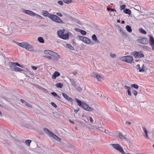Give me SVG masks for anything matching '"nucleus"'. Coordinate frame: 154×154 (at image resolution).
Here are the masks:
<instances>
[{
  "label": "nucleus",
  "mask_w": 154,
  "mask_h": 154,
  "mask_svg": "<svg viewBox=\"0 0 154 154\" xmlns=\"http://www.w3.org/2000/svg\"><path fill=\"white\" fill-rule=\"evenodd\" d=\"M74 100L76 101L78 106L82 107L85 110L89 111H92L94 110L93 108L89 106L86 103L81 102L76 98H74Z\"/></svg>",
  "instance_id": "nucleus-1"
},
{
  "label": "nucleus",
  "mask_w": 154,
  "mask_h": 154,
  "mask_svg": "<svg viewBox=\"0 0 154 154\" xmlns=\"http://www.w3.org/2000/svg\"><path fill=\"white\" fill-rule=\"evenodd\" d=\"M44 132L46 134L48 135L50 137H52L56 140L60 142L61 140V139L58 137L56 135L54 134L51 131L46 128H45L43 129Z\"/></svg>",
  "instance_id": "nucleus-2"
},
{
  "label": "nucleus",
  "mask_w": 154,
  "mask_h": 154,
  "mask_svg": "<svg viewBox=\"0 0 154 154\" xmlns=\"http://www.w3.org/2000/svg\"><path fill=\"white\" fill-rule=\"evenodd\" d=\"M64 29L60 30L57 31V34L60 38L66 40L69 38V32L65 33L64 34Z\"/></svg>",
  "instance_id": "nucleus-3"
},
{
  "label": "nucleus",
  "mask_w": 154,
  "mask_h": 154,
  "mask_svg": "<svg viewBox=\"0 0 154 154\" xmlns=\"http://www.w3.org/2000/svg\"><path fill=\"white\" fill-rule=\"evenodd\" d=\"M49 18L53 21L60 23H63V22L60 19L59 17L55 14H51V15L49 16Z\"/></svg>",
  "instance_id": "nucleus-4"
},
{
  "label": "nucleus",
  "mask_w": 154,
  "mask_h": 154,
  "mask_svg": "<svg viewBox=\"0 0 154 154\" xmlns=\"http://www.w3.org/2000/svg\"><path fill=\"white\" fill-rule=\"evenodd\" d=\"M120 59L128 63H131L133 61V58L131 56H126L121 57Z\"/></svg>",
  "instance_id": "nucleus-5"
},
{
  "label": "nucleus",
  "mask_w": 154,
  "mask_h": 154,
  "mask_svg": "<svg viewBox=\"0 0 154 154\" xmlns=\"http://www.w3.org/2000/svg\"><path fill=\"white\" fill-rule=\"evenodd\" d=\"M131 54L135 58H141L144 57V55L143 52L140 51L137 52V51H134L131 53Z\"/></svg>",
  "instance_id": "nucleus-6"
},
{
  "label": "nucleus",
  "mask_w": 154,
  "mask_h": 154,
  "mask_svg": "<svg viewBox=\"0 0 154 154\" xmlns=\"http://www.w3.org/2000/svg\"><path fill=\"white\" fill-rule=\"evenodd\" d=\"M112 146L116 150L121 152L123 154H125V152L122 148L118 144H111Z\"/></svg>",
  "instance_id": "nucleus-7"
},
{
  "label": "nucleus",
  "mask_w": 154,
  "mask_h": 154,
  "mask_svg": "<svg viewBox=\"0 0 154 154\" xmlns=\"http://www.w3.org/2000/svg\"><path fill=\"white\" fill-rule=\"evenodd\" d=\"M9 66L10 67L11 69L13 71H14L15 69L17 67L16 66L20 67H22V66L18 63L9 62Z\"/></svg>",
  "instance_id": "nucleus-8"
},
{
  "label": "nucleus",
  "mask_w": 154,
  "mask_h": 154,
  "mask_svg": "<svg viewBox=\"0 0 154 154\" xmlns=\"http://www.w3.org/2000/svg\"><path fill=\"white\" fill-rule=\"evenodd\" d=\"M92 76L93 77L97 79L99 81H101L103 79V77L102 76L97 73H92Z\"/></svg>",
  "instance_id": "nucleus-9"
},
{
  "label": "nucleus",
  "mask_w": 154,
  "mask_h": 154,
  "mask_svg": "<svg viewBox=\"0 0 154 154\" xmlns=\"http://www.w3.org/2000/svg\"><path fill=\"white\" fill-rule=\"evenodd\" d=\"M13 42L17 45L18 46L24 48H25L28 43L25 42H23L21 43H20L15 41H13Z\"/></svg>",
  "instance_id": "nucleus-10"
},
{
  "label": "nucleus",
  "mask_w": 154,
  "mask_h": 154,
  "mask_svg": "<svg viewBox=\"0 0 154 154\" xmlns=\"http://www.w3.org/2000/svg\"><path fill=\"white\" fill-rule=\"evenodd\" d=\"M25 48L28 51H34V49L33 47L28 43H27Z\"/></svg>",
  "instance_id": "nucleus-11"
},
{
  "label": "nucleus",
  "mask_w": 154,
  "mask_h": 154,
  "mask_svg": "<svg viewBox=\"0 0 154 154\" xmlns=\"http://www.w3.org/2000/svg\"><path fill=\"white\" fill-rule=\"evenodd\" d=\"M23 12L24 13L28 14L31 16H34V15H35V13L29 10L23 9Z\"/></svg>",
  "instance_id": "nucleus-12"
},
{
  "label": "nucleus",
  "mask_w": 154,
  "mask_h": 154,
  "mask_svg": "<svg viewBox=\"0 0 154 154\" xmlns=\"http://www.w3.org/2000/svg\"><path fill=\"white\" fill-rule=\"evenodd\" d=\"M142 128L145 133V134H143V136L145 137L146 138L149 139V138L148 135V131L147 129L145 126L142 127Z\"/></svg>",
  "instance_id": "nucleus-13"
},
{
  "label": "nucleus",
  "mask_w": 154,
  "mask_h": 154,
  "mask_svg": "<svg viewBox=\"0 0 154 154\" xmlns=\"http://www.w3.org/2000/svg\"><path fill=\"white\" fill-rule=\"evenodd\" d=\"M136 68L137 69L139 70V72H144L145 71V66L144 64L143 65L141 69L140 67V65L139 64H138L136 66Z\"/></svg>",
  "instance_id": "nucleus-14"
},
{
  "label": "nucleus",
  "mask_w": 154,
  "mask_h": 154,
  "mask_svg": "<svg viewBox=\"0 0 154 154\" xmlns=\"http://www.w3.org/2000/svg\"><path fill=\"white\" fill-rule=\"evenodd\" d=\"M146 38H140L137 40V42L138 43L143 44H146Z\"/></svg>",
  "instance_id": "nucleus-15"
},
{
  "label": "nucleus",
  "mask_w": 154,
  "mask_h": 154,
  "mask_svg": "<svg viewBox=\"0 0 154 154\" xmlns=\"http://www.w3.org/2000/svg\"><path fill=\"white\" fill-rule=\"evenodd\" d=\"M149 43L150 45H154V38L152 35H149Z\"/></svg>",
  "instance_id": "nucleus-16"
},
{
  "label": "nucleus",
  "mask_w": 154,
  "mask_h": 154,
  "mask_svg": "<svg viewBox=\"0 0 154 154\" xmlns=\"http://www.w3.org/2000/svg\"><path fill=\"white\" fill-rule=\"evenodd\" d=\"M60 73L56 71L53 74L52 78L53 79H55L57 78V77L60 76Z\"/></svg>",
  "instance_id": "nucleus-17"
},
{
  "label": "nucleus",
  "mask_w": 154,
  "mask_h": 154,
  "mask_svg": "<svg viewBox=\"0 0 154 154\" xmlns=\"http://www.w3.org/2000/svg\"><path fill=\"white\" fill-rule=\"evenodd\" d=\"M42 14L45 17H48L49 18V16L51 15V14L49 13L48 11H42Z\"/></svg>",
  "instance_id": "nucleus-18"
},
{
  "label": "nucleus",
  "mask_w": 154,
  "mask_h": 154,
  "mask_svg": "<svg viewBox=\"0 0 154 154\" xmlns=\"http://www.w3.org/2000/svg\"><path fill=\"white\" fill-rule=\"evenodd\" d=\"M51 56L54 57L57 59H58L60 58V57L59 54L54 51L53 52Z\"/></svg>",
  "instance_id": "nucleus-19"
},
{
  "label": "nucleus",
  "mask_w": 154,
  "mask_h": 154,
  "mask_svg": "<svg viewBox=\"0 0 154 154\" xmlns=\"http://www.w3.org/2000/svg\"><path fill=\"white\" fill-rule=\"evenodd\" d=\"M53 51L50 50H45L44 51V53L46 54H49L51 56Z\"/></svg>",
  "instance_id": "nucleus-20"
},
{
  "label": "nucleus",
  "mask_w": 154,
  "mask_h": 154,
  "mask_svg": "<svg viewBox=\"0 0 154 154\" xmlns=\"http://www.w3.org/2000/svg\"><path fill=\"white\" fill-rule=\"evenodd\" d=\"M69 80L72 85L73 86L76 87V84L74 80L72 79H69Z\"/></svg>",
  "instance_id": "nucleus-21"
},
{
  "label": "nucleus",
  "mask_w": 154,
  "mask_h": 154,
  "mask_svg": "<svg viewBox=\"0 0 154 154\" xmlns=\"http://www.w3.org/2000/svg\"><path fill=\"white\" fill-rule=\"evenodd\" d=\"M61 94L67 100L69 101L70 99H71V98L69 97L66 94L63 93H62Z\"/></svg>",
  "instance_id": "nucleus-22"
},
{
  "label": "nucleus",
  "mask_w": 154,
  "mask_h": 154,
  "mask_svg": "<svg viewBox=\"0 0 154 154\" xmlns=\"http://www.w3.org/2000/svg\"><path fill=\"white\" fill-rule=\"evenodd\" d=\"M83 42L85 43L88 44L90 43L91 40L88 38L85 37V39H84V40Z\"/></svg>",
  "instance_id": "nucleus-23"
},
{
  "label": "nucleus",
  "mask_w": 154,
  "mask_h": 154,
  "mask_svg": "<svg viewBox=\"0 0 154 154\" xmlns=\"http://www.w3.org/2000/svg\"><path fill=\"white\" fill-rule=\"evenodd\" d=\"M119 138L121 139H126L124 135H123L121 133L119 132Z\"/></svg>",
  "instance_id": "nucleus-24"
},
{
  "label": "nucleus",
  "mask_w": 154,
  "mask_h": 154,
  "mask_svg": "<svg viewBox=\"0 0 154 154\" xmlns=\"http://www.w3.org/2000/svg\"><path fill=\"white\" fill-rule=\"evenodd\" d=\"M56 86L57 88H61L63 86V85L62 83L60 82L56 84L55 85Z\"/></svg>",
  "instance_id": "nucleus-25"
},
{
  "label": "nucleus",
  "mask_w": 154,
  "mask_h": 154,
  "mask_svg": "<svg viewBox=\"0 0 154 154\" xmlns=\"http://www.w3.org/2000/svg\"><path fill=\"white\" fill-rule=\"evenodd\" d=\"M139 31L140 33L144 34H146L147 33L146 31L142 28H140L139 29Z\"/></svg>",
  "instance_id": "nucleus-26"
},
{
  "label": "nucleus",
  "mask_w": 154,
  "mask_h": 154,
  "mask_svg": "<svg viewBox=\"0 0 154 154\" xmlns=\"http://www.w3.org/2000/svg\"><path fill=\"white\" fill-rule=\"evenodd\" d=\"M126 28L127 30L129 32H132V29L131 27L129 25H127L126 26Z\"/></svg>",
  "instance_id": "nucleus-27"
},
{
  "label": "nucleus",
  "mask_w": 154,
  "mask_h": 154,
  "mask_svg": "<svg viewBox=\"0 0 154 154\" xmlns=\"http://www.w3.org/2000/svg\"><path fill=\"white\" fill-rule=\"evenodd\" d=\"M38 40L39 42L42 43H44V39L41 37H39L38 38Z\"/></svg>",
  "instance_id": "nucleus-28"
},
{
  "label": "nucleus",
  "mask_w": 154,
  "mask_h": 154,
  "mask_svg": "<svg viewBox=\"0 0 154 154\" xmlns=\"http://www.w3.org/2000/svg\"><path fill=\"white\" fill-rule=\"evenodd\" d=\"M124 12L126 14H131V11L129 9H126L124 10Z\"/></svg>",
  "instance_id": "nucleus-29"
},
{
  "label": "nucleus",
  "mask_w": 154,
  "mask_h": 154,
  "mask_svg": "<svg viewBox=\"0 0 154 154\" xmlns=\"http://www.w3.org/2000/svg\"><path fill=\"white\" fill-rule=\"evenodd\" d=\"M98 129L100 131L103 132H105V133H107V132H106V129L104 128L99 127Z\"/></svg>",
  "instance_id": "nucleus-30"
},
{
  "label": "nucleus",
  "mask_w": 154,
  "mask_h": 154,
  "mask_svg": "<svg viewBox=\"0 0 154 154\" xmlns=\"http://www.w3.org/2000/svg\"><path fill=\"white\" fill-rule=\"evenodd\" d=\"M92 38L93 40L94 41L97 42L98 40L96 37V35L95 34L93 35L92 36Z\"/></svg>",
  "instance_id": "nucleus-31"
},
{
  "label": "nucleus",
  "mask_w": 154,
  "mask_h": 154,
  "mask_svg": "<svg viewBox=\"0 0 154 154\" xmlns=\"http://www.w3.org/2000/svg\"><path fill=\"white\" fill-rule=\"evenodd\" d=\"M85 37H83L81 36H77L79 40H81L83 42L84 39H85Z\"/></svg>",
  "instance_id": "nucleus-32"
},
{
  "label": "nucleus",
  "mask_w": 154,
  "mask_h": 154,
  "mask_svg": "<svg viewBox=\"0 0 154 154\" xmlns=\"http://www.w3.org/2000/svg\"><path fill=\"white\" fill-rule=\"evenodd\" d=\"M120 33L123 35V36L126 37V34L125 32L121 29H120Z\"/></svg>",
  "instance_id": "nucleus-33"
},
{
  "label": "nucleus",
  "mask_w": 154,
  "mask_h": 154,
  "mask_svg": "<svg viewBox=\"0 0 154 154\" xmlns=\"http://www.w3.org/2000/svg\"><path fill=\"white\" fill-rule=\"evenodd\" d=\"M131 88H134L136 89H138L139 88L138 86L136 84L131 85Z\"/></svg>",
  "instance_id": "nucleus-34"
},
{
  "label": "nucleus",
  "mask_w": 154,
  "mask_h": 154,
  "mask_svg": "<svg viewBox=\"0 0 154 154\" xmlns=\"http://www.w3.org/2000/svg\"><path fill=\"white\" fill-rule=\"evenodd\" d=\"M66 48L69 49L70 50H73V47L70 44H66Z\"/></svg>",
  "instance_id": "nucleus-35"
},
{
  "label": "nucleus",
  "mask_w": 154,
  "mask_h": 154,
  "mask_svg": "<svg viewBox=\"0 0 154 154\" xmlns=\"http://www.w3.org/2000/svg\"><path fill=\"white\" fill-rule=\"evenodd\" d=\"M31 142V140H27L25 141L26 144L28 146H30V144Z\"/></svg>",
  "instance_id": "nucleus-36"
},
{
  "label": "nucleus",
  "mask_w": 154,
  "mask_h": 154,
  "mask_svg": "<svg viewBox=\"0 0 154 154\" xmlns=\"http://www.w3.org/2000/svg\"><path fill=\"white\" fill-rule=\"evenodd\" d=\"M23 70L21 69H20L18 67H16V68L15 69V70H14V71H15L16 72H17V71L21 72Z\"/></svg>",
  "instance_id": "nucleus-37"
},
{
  "label": "nucleus",
  "mask_w": 154,
  "mask_h": 154,
  "mask_svg": "<svg viewBox=\"0 0 154 154\" xmlns=\"http://www.w3.org/2000/svg\"><path fill=\"white\" fill-rule=\"evenodd\" d=\"M25 106H26L28 107L31 108H32V105L29 103L26 102V103H25Z\"/></svg>",
  "instance_id": "nucleus-38"
},
{
  "label": "nucleus",
  "mask_w": 154,
  "mask_h": 154,
  "mask_svg": "<svg viewBox=\"0 0 154 154\" xmlns=\"http://www.w3.org/2000/svg\"><path fill=\"white\" fill-rule=\"evenodd\" d=\"M72 1V0H63V2L67 4L71 3Z\"/></svg>",
  "instance_id": "nucleus-39"
},
{
  "label": "nucleus",
  "mask_w": 154,
  "mask_h": 154,
  "mask_svg": "<svg viewBox=\"0 0 154 154\" xmlns=\"http://www.w3.org/2000/svg\"><path fill=\"white\" fill-rule=\"evenodd\" d=\"M80 33L83 35H85L86 34V32L85 31L82 30H81Z\"/></svg>",
  "instance_id": "nucleus-40"
},
{
  "label": "nucleus",
  "mask_w": 154,
  "mask_h": 154,
  "mask_svg": "<svg viewBox=\"0 0 154 154\" xmlns=\"http://www.w3.org/2000/svg\"><path fill=\"white\" fill-rule=\"evenodd\" d=\"M44 57L47 58L49 60H51L52 58L50 56H48V55H45L44 56Z\"/></svg>",
  "instance_id": "nucleus-41"
},
{
  "label": "nucleus",
  "mask_w": 154,
  "mask_h": 154,
  "mask_svg": "<svg viewBox=\"0 0 154 154\" xmlns=\"http://www.w3.org/2000/svg\"><path fill=\"white\" fill-rule=\"evenodd\" d=\"M72 20H73L76 23H77L78 24H80V22L79 21V20H78L75 19V18H73V19H72Z\"/></svg>",
  "instance_id": "nucleus-42"
},
{
  "label": "nucleus",
  "mask_w": 154,
  "mask_h": 154,
  "mask_svg": "<svg viewBox=\"0 0 154 154\" xmlns=\"http://www.w3.org/2000/svg\"><path fill=\"white\" fill-rule=\"evenodd\" d=\"M125 7V5H122L120 6V9L121 10L124 9Z\"/></svg>",
  "instance_id": "nucleus-43"
},
{
  "label": "nucleus",
  "mask_w": 154,
  "mask_h": 154,
  "mask_svg": "<svg viewBox=\"0 0 154 154\" xmlns=\"http://www.w3.org/2000/svg\"><path fill=\"white\" fill-rule=\"evenodd\" d=\"M110 56L112 58H114L116 56V55L114 54H112V53H110Z\"/></svg>",
  "instance_id": "nucleus-44"
},
{
  "label": "nucleus",
  "mask_w": 154,
  "mask_h": 154,
  "mask_svg": "<svg viewBox=\"0 0 154 154\" xmlns=\"http://www.w3.org/2000/svg\"><path fill=\"white\" fill-rule=\"evenodd\" d=\"M133 93L134 96H136L137 95V93L136 91L133 90Z\"/></svg>",
  "instance_id": "nucleus-45"
},
{
  "label": "nucleus",
  "mask_w": 154,
  "mask_h": 154,
  "mask_svg": "<svg viewBox=\"0 0 154 154\" xmlns=\"http://www.w3.org/2000/svg\"><path fill=\"white\" fill-rule=\"evenodd\" d=\"M32 68L34 70H36L37 69L38 67L37 66H31Z\"/></svg>",
  "instance_id": "nucleus-46"
},
{
  "label": "nucleus",
  "mask_w": 154,
  "mask_h": 154,
  "mask_svg": "<svg viewBox=\"0 0 154 154\" xmlns=\"http://www.w3.org/2000/svg\"><path fill=\"white\" fill-rule=\"evenodd\" d=\"M127 92L129 96H131V89H128L127 90Z\"/></svg>",
  "instance_id": "nucleus-47"
},
{
  "label": "nucleus",
  "mask_w": 154,
  "mask_h": 154,
  "mask_svg": "<svg viewBox=\"0 0 154 154\" xmlns=\"http://www.w3.org/2000/svg\"><path fill=\"white\" fill-rule=\"evenodd\" d=\"M51 94L54 96V97H56L57 96V94L54 92H51Z\"/></svg>",
  "instance_id": "nucleus-48"
},
{
  "label": "nucleus",
  "mask_w": 154,
  "mask_h": 154,
  "mask_svg": "<svg viewBox=\"0 0 154 154\" xmlns=\"http://www.w3.org/2000/svg\"><path fill=\"white\" fill-rule=\"evenodd\" d=\"M51 104L52 105V106H53L55 108H56L57 107V105L53 102H52L51 103Z\"/></svg>",
  "instance_id": "nucleus-49"
},
{
  "label": "nucleus",
  "mask_w": 154,
  "mask_h": 154,
  "mask_svg": "<svg viewBox=\"0 0 154 154\" xmlns=\"http://www.w3.org/2000/svg\"><path fill=\"white\" fill-rule=\"evenodd\" d=\"M125 124L126 125H130L131 124V123L130 122L126 121L125 122Z\"/></svg>",
  "instance_id": "nucleus-50"
},
{
  "label": "nucleus",
  "mask_w": 154,
  "mask_h": 154,
  "mask_svg": "<svg viewBox=\"0 0 154 154\" xmlns=\"http://www.w3.org/2000/svg\"><path fill=\"white\" fill-rule=\"evenodd\" d=\"M77 90L79 91H81L82 90V88L80 87H78L76 88Z\"/></svg>",
  "instance_id": "nucleus-51"
},
{
  "label": "nucleus",
  "mask_w": 154,
  "mask_h": 154,
  "mask_svg": "<svg viewBox=\"0 0 154 154\" xmlns=\"http://www.w3.org/2000/svg\"><path fill=\"white\" fill-rule=\"evenodd\" d=\"M58 3L59 5H62L63 4V2L61 1H58Z\"/></svg>",
  "instance_id": "nucleus-52"
},
{
  "label": "nucleus",
  "mask_w": 154,
  "mask_h": 154,
  "mask_svg": "<svg viewBox=\"0 0 154 154\" xmlns=\"http://www.w3.org/2000/svg\"><path fill=\"white\" fill-rule=\"evenodd\" d=\"M75 30L76 31L80 32L82 29H79V28H76L75 29Z\"/></svg>",
  "instance_id": "nucleus-53"
},
{
  "label": "nucleus",
  "mask_w": 154,
  "mask_h": 154,
  "mask_svg": "<svg viewBox=\"0 0 154 154\" xmlns=\"http://www.w3.org/2000/svg\"><path fill=\"white\" fill-rule=\"evenodd\" d=\"M124 88L125 89H127V90L128 89H131V88L130 87H128L126 85H125L124 86Z\"/></svg>",
  "instance_id": "nucleus-54"
},
{
  "label": "nucleus",
  "mask_w": 154,
  "mask_h": 154,
  "mask_svg": "<svg viewBox=\"0 0 154 154\" xmlns=\"http://www.w3.org/2000/svg\"><path fill=\"white\" fill-rule=\"evenodd\" d=\"M56 14H57V15L60 17H61L62 16V14L60 13H57Z\"/></svg>",
  "instance_id": "nucleus-55"
},
{
  "label": "nucleus",
  "mask_w": 154,
  "mask_h": 154,
  "mask_svg": "<svg viewBox=\"0 0 154 154\" xmlns=\"http://www.w3.org/2000/svg\"><path fill=\"white\" fill-rule=\"evenodd\" d=\"M20 102L23 103H24V104H25V103H26V102L24 100H23L22 99L20 100Z\"/></svg>",
  "instance_id": "nucleus-56"
},
{
  "label": "nucleus",
  "mask_w": 154,
  "mask_h": 154,
  "mask_svg": "<svg viewBox=\"0 0 154 154\" xmlns=\"http://www.w3.org/2000/svg\"><path fill=\"white\" fill-rule=\"evenodd\" d=\"M79 110V109L78 108H77V109H74V112L76 113L78 112V111Z\"/></svg>",
  "instance_id": "nucleus-57"
},
{
  "label": "nucleus",
  "mask_w": 154,
  "mask_h": 154,
  "mask_svg": "<svg viewBox=\"0 0 154 154\" xmlns=\"http://www.w3.org/2000/svg\"><path fill=\"white\" fill-rule=\"evenodd\" d=\"M34 16H36V17H37V18H39L38 17H40V15L38 14H36L35 13V15H34Z\"/></svg>",
  "instance_id": "nucleus-58"
},
{
  "label": "nucleus",
  "mask_w": 154,
  "mask_h": 154,
  "mask_svg": "<svg viewBox=\"0 0 154 154\" xmlns=\"http://www.w3.org/2000/svg\"><path fill=\"white\" fill-rule=\"evenodd\" d=\"M89 120L91 122H93V119L91 117H89Z\"/></svg>",
  "instance_id": "nucleus-59"
},
{
  "label": "nucleus",
  "mask_w": 154,
  "mask_h": 154,
  "mask_svg": "<svg viewBox=\"0 0 154 154\" xmlns=\"http://www.w3.org/2000/svg\"><path fill=\"white\" fill-rule=\"evenodd\" d=\"M110 11H116V10L114 8H111Z\"/></svg>",
  "instance_id": "nucleus-60"
},
{
  "label": "nucleus",
  "mask_w": 154,
  "mask_h": 154,
  "mask_svg": "<svg viewBox=\"0 0 154 154\" xmlns=\"http://www.w3.org/2000/svg\"><path fill=\"white\" fill-rule=\"evenodd\" d=\"M73 74L74 75H75L77 74V72L75 71L73 72Z\"/></svg>",
  "instance_id": "nucleus-61"
},
{
  "label": "nucleus",
  "mask_w": 154,
  "mask_h": 154,
  "mask_svg": "<svg viewBox=\"0 0 154 154\" xmlns=\"http://www.w3.org/2000/svg\"><path fill=\"white\" fill-rule=\"evenodd\" d=\"M111 9V8H108H108H107V10L108 11H110V9Z\"/></svg>",
  "instance_id": "nucleus-62"
},
{
  "label": "nucleus",
  "mask_w": 154,
  "mask_h": 154,
  "mask_svg": "<svg viewBox=\"0 0 154 154\" xmlns=\"http://www.w3.org/2000/svg\"><path fill=\"white\" fill-rule=\"evenodd\" d=\"M56 97H57V98L58 99H60V97L58 96V95H57V96Z\"/></svg>",
  "instance_id": "nucleus-63"
},
{
  "label": "nucleus",
  "mask_w": 154,
  "mask_h": 154,
  "mask_svg": "<svg viewBox=\"0 0 154 154\" xmlns=\"http://www.w3.org/2000/svg\"><path fill=\"white\" fill-rule=\"evenodd\" d=\"M69 121L71 123H72V124H74V122L73 121H71V120H69Z\"/></svg>",
  "instance_id": "nucleus-64"
}]
</instances>
